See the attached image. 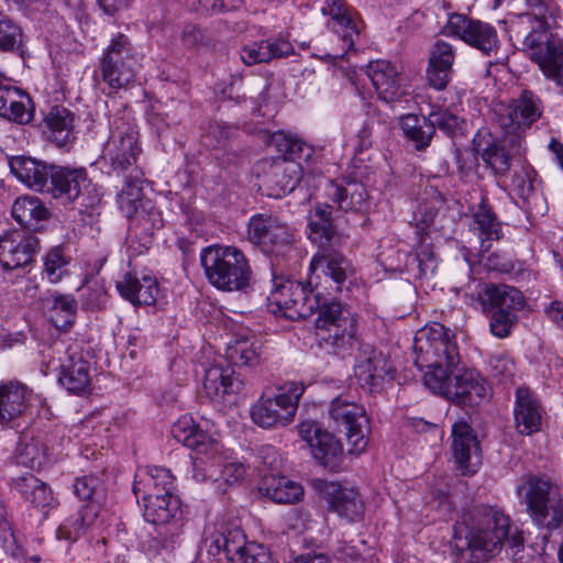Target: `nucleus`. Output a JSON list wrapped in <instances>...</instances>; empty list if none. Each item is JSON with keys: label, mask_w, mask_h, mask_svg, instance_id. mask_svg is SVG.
I'll use <instances>...</instances> for the list:
<instances>
[{"label": "nucleus", "mask_w": 563, "mask_h": 563, "mask_svg": "<svg viewBox=\"0 0 563 563\" xmlns=\"http://www.w3.org/2000/svg\"><path fill=\"white\" fill-rule=\"evenodd\" d=\"M321 12L331 16L328 26L340 36L343 43L342 53L334 54L333 57H343L354 48L355 41L361 34V23L346 7L344 0H323Z\"/></svg>", "instance_id": "obj_25"}, {"label": "nucleus", "mask_w": 563, "mask_h": 563, "mask_svg": "<svg viewBox=\"0 0 563 563\" xmlns=\"http://www.w3.org/2000/svg\"><path fill=\"white\" fill-rule=\"evenodd\" d=\"M476 298L483 313L499 310L521 311L527 305L526 296L516 287L492 282L481 286Z\"/></svg>", "instance_id": "obj_28"}, {"label": "nucleus", "mask_w": 563, "mask_h": 563, "mask_svg": "<svg viewBox=\"0 0 563 563\" xmlns=\"http://www.w3.org/2000/svg\"><path fill=\"white\" fill-rule=\"evenodd\" d=\"M481 156L486 165L499 176H505L510 170V156L507 151L497 143H490L483 150Z\"/></svg>", "instance_id": "obj_53"}, {"label": "nucleus", "mask_w": 563, "mask_h": 563, "mask_svg": "<svg viewBox=\"0 0 563 563\" xmlns=\"http://www.w3.org/2000/svg\"><path fill=\"white\" fill-rule=\"evenodd\" d=\"M428 120L433 125V131L439 129L449 136H455L462 133L465 121L454 113L449 107L434 106L428 115Z\"/></svg>", "instance_id": "obj_50"}, {"label": "nucleus", "mask_w": 563, "mask_h": 563, "mask_svg": "<svg viewBox=\"0 0 563 563\" xmlns=\"http://www.w3.org/2000/svg\"><path fill=\"white\" fill-rule=\"evenodd\" d=\"M518 311H494L485 313L489 319V329L494 336L505 339L510 335L518 322Z\"/></svg>", "instance_id": "obj_54"}, {"label": "nucleus", "mask_w": 563, "mask_h": 563, "mask_svg": "<svg viewBox=\"0 0 563 563\" xmlns=\"http://www.w3.org/2000/svg\"><path fill=\"white\" fill-rule=\"evenodd\" d=\"M124 178L125 185L118 194L117 201L120 210L130 220L126 240L132 242L137 236L136 230L142 228L144 241L141 246L147 249L154 230L163 227L162 214L151 199L143 197V172L139 167H133Z\"/></svg>", "instance_id": "obj_5"}, {"label": "nucleus", "mask_w": 563, "mask_h": 563, "mask_svg": "<svg viewBox=\"0 0 563 563\" xmlns=\"http://www.w3.org/2000/svg\"><path fill=\"white\" fill-rule=\"evenodd\" d=\"M454 58L455 54L452 45L443 41H438L433 46L429 63L452 69Z\"/></svg>", "instance_id": "obj_62"}, {"label": "nucleus", "mask_w": 563, "mask_h": 563, "mask_svg": "<svg viewBox=\"0 0 563 563\" xmlns=\"http://www.w3.org/2000/svg\"><path fill=\"white\" fill-rule=\"evenodd\" d=\"M243 386V380L234 369L221 373L220 386L216 388L217 401L222 405L221 410L238 405Z\"/></svg>", "instance_id": "obj_51"}, {"label": "nucleus", "mask_w": 563, "mask_h": 563, "mask_svg": "<svg viewBox=\"0 0 563 563\" xmlns=\"http://www.w3.org/2000/svg\"><path fill=\"white\" fill-rule=\"evenodd\" d=\"M268 51V63L273 59L287 58L295 54L292 44L284 36H275L265 40Z\"/></svg>", "instance_id": "obj_61"}, {"label": "nucleus", "mask_w": 563, "mask_h": 563, "mask_svg": "<svg viewBox=\"0 0 563 563\" xmlns=\"http://www.w3.org/2000/svg\"><path fill=\"white\" fill-rule=\"evenodd\" d=\"M0 74V117L18 124H27L33 118L31 99L18 87L4 84Z\"/></svg>", "instance_id": "obj_34"}, {"label": "nucleus", "mask_w": 563, "mask_h": 563, "mask_svg": "<svg viewBox=\"0 0 563 563\" xmlns=\"http://www.w3.org/2000/svg\"><path fill=\"white\" fill-rule=\"evenodd\" d=\"M90 186L84 169H68L54 166L51 176V189L55 198H65L67 201L81 199V206H89L84 190Z\"/></svg>", "instance_id": "obj_33"}, {"label": "nucleus", "mask_w": 563, "mask_h": 563, "mask_svg": "<svg viewBox=\"0 0 563 563\" xmlns=\"http://www.w3.org/2000/svg\"><path fill=\"white\" fill-rule=\"evenodd\" d=\"M74 493L87 504L82 506L76 517L66 519L56 530V538L67 542L76 541L88 527L95 523L104 497L102 482L95 475L76 478Z\"/></svg>", "instance_id": "obj_7"}, {"label": "nucleus", "mask_w": 563, "mask_h": 563, "mask_svg": "<svg viewBox=\"0 0 563 563\" xmlns=\"http://www.w3.org/2000/svg\"><path fill=\"white\" fill-rule=\"evenodd\" d=\"M532 35L523 41V46L530 52L543 74L563 86V40L554 35Z\"/></svg>", "instance_id": "obj_22"}, {"label": "nucleus", "mask_w": 563, "mask_h": 563, "mask_svg": "<svg viewBox=\"0 0 563 563\" xmlns=\"http://www.w3.org/2000/svg\"><path fill=\"white\" fill-rule=\"evenodd\" d=\"M68 260L64 256L62 249L49 250L44 258V273L51 283H58L66 272Z\"/></svg>", "instance_id": "obj_55"}, {"label": "nucleus", "mask_w": 563, "mask_h": 563, "mask_svg": "<svg viewBox=\"0 0 563 563\" xmlns=\"http://www.w3.org/2000/svg\"><path fill=\"white\" fill-rule=\"evenodd\" d=\"M249 239L266 253L277 252L291 244L294 234L290 228L271 214L257 213L247 224Z\"/></svg>", "instance_id": "obj_21"}, {"label": "nucleus", "mask_w": 563, "mask_h": 563, "mask_svg": "<svg viewBox=\"0 0 563 563\" xmlns=\"http://www.w3.org/2000/svg\"><path fill=\"white\" fill-rule=\"evenodd\" d=\"M11 213L13 219L23 228L40 231L51 217V211L35 196H22L13 202Z\"/></svg>", "instance_id": "obj_42"}, {"label": "nucleus", "mask_w": 563, "mask_h": 563, "mask_svg": "<svg viewBox=\"0 0 563 563\" xmlns=\"http://www.w3.org/2000/svg\"><path fill=\"white\" fill-rule=\"evenodd\" d=\"M558 15V7L550 0H526V10L516 16L518 26H529L525 40L532 35H552L550 24ZM538 38V36H536Z\"/></svg>", "instance_id": "obj_32"}, {"label": "nucleus", "mask_w": 563, "mask_h": 563, "mask_svg": "<svg viewBox=\"0 0 563 563\" xmlns=\"http://www.w3.org/2000/svg\"><path fill=\"white\" fill-rule=\"evenodd\" d=\"M516 429L521 434H532L539 431L542 421V408L528 387H519L516 390L514 408Z\"/></svg>", "instance_id": "obj_36"}, {"label": "nucleus", "mask_w": 563, "mask_h": 563, "mask_svg": "<svg viewBox=\"0 0 563 563\" xmlns=\"http://www.w3.org/2000/svg\"><path fill=\"white\" fill-rule=\"evenodd\" d=\"M49 140L62 147L70 143L74 136V115L65 107H53L45 117Z\"/></svg>", "instance_id": "obj_46"}, {"label": "nucleus", "mask_w": 563, "mask_h": 563, "mask_svg": "<svg viewBox=\"0 0 563 563\" xmlns=\"http://www.w3.org/2000/svg\"><path fill=\"white\" fill-rule=\"evenodd\" d=\"M143 503V516L146 521L153 525H166L180 510V501L174 494L166 496L143 497L140 498Z\"/></svg>", "instance_id": "obj_47"}, {"label": "nucleus", "mask_w": 563, "mask_h": 563, "mask_svg": "<svg viewBox=\"0 0 563 563\" xmlns=\"http://www.w3.org/2000/svg\"><path fill=\"white\" fill-rule=\"evenodd\" d=\"M9 165L15 177L27 187L37 191L48 187L54 166L27 156H13Z\"/></svg>", "instance_id": "obj_40"}, {"label": "nucleus", "mask_w": 563, "mask_h": 563, "mask_svg": "<svg viewBox=\"0 0 563 563\" xmlns=\"http://www.w3.org/2000/svg\"><path fill=\"white\" fill-rule=\"evenodd\" d=\"M328 288L320 282L313 283V277L307 283L280 280L268 296V308L272 313L291 321L306 319L320 307L322 290Z\"/></svg>", "instance_id": "obj_6"}, {"label": "nucleus", "mask_w": 563, "mask_h": 563, "mask_svg": "<svg viewBox=\"0 0 563 563\" xmlns=\"http://www.w3.org/2000/svg\"><path fill=\"white\" fill-rule=\"evenodd\" d=\"M329 417L334 427L345 433L352 453L360 454L366 449L369 419L362 405L339 396L330 404Z\"/></svg>", "instance_id": "obj_15"}, {"label": "nucleus", "mask_w": 563, "mask_h": 563, "mask_svg": "<svg viewBox=\"0 0 563 563\" xmlns=\"http://www.w3.org/2000/svg\"><path fill=\"white\" fill-rule=\"evenodd\" d=\"M90 365L79 354H71L60 365L58 382L73 394H82L90 387Z\"/></svg>", "instance_id": "obj_44"}, {"label": "nucleus", "mask_w": 563, "mask_h": 563, "mask_svg": "<svg viewBox=\"0 0 563 563\" xmlns=\"http://www.w3.org/2000/svg\"><path fill=\"white\" fill-rule=\"evenodd\" d=\"M110 136L104 145L103 156L118 173L131 172L141 154L139 133L130 118L115 115L110 122Z\"/></svg>", "instance_id": "obj_11"}, {"label": "nucleus", "mask_w": 563, "mask_h": 563, "mask_svg": "<svg viewBox=\"0 0 563 563\" xmlns=\"http://www.w3.org/2000/svg\"><path fill=\"white\" fill-rule=\"evenodd\" d=\"M36 395L26 385L11 380L0 385V420L8 423L25 413Z\"/></svg>", "instance_id": "obj_35"}, {"label": "nucleus", "mask_w": 563, "mask_h": 563, "mask_svg": "<svg viewBox=\"0 0 563 563\" xmlns=\"http://www.w3.org/2000/svg\"><path fill=\"white\" fill-rule=\"evenodd\" d=\"M451 75L452 69L429 63V67L427 69V79L429 85L433 88L438 90L444 89L451 79Z\"/></svg>", "instance_id": "obj_63"}, {"label": "nucleus", "mask_w": 563, "mask_h": 563, "mask_svg": "<svg viewBox=\"0 0 563 563\" xmlns=\"http://www.w3.org/2000/svg\"><path fill=\"white\" fill-rule=\"evenodd\" d=\"M172 434L177 442L191 450L194 479L206 482L211 467V435L196 426L190 417H183L175 422Z\"/></svg>", "instance_id": "obj_16"}, {"label": "nucleus", "mask_w": 563, "mask_h": 563, "mask_svg": "<svg viewBox=\"0 0 563 563\" xmlns=\"http://www.w3.org/2000/svg\"><path fill=\"white\" fill-rule=\"evenodd\" d=\"M321 494L330 508L339 516L350 521L362 517L364 504L354 487L338 482H324Z\"/></svg>", "instance_id": "obj_30"}, {"label": "nucleus", "mask_w": 563, "mask_h": 563, "mask_svg": "<svg viewBox=\"0 0 563 563\" xmlns=\"http://www.w3.org/2000/svg\"><path fill=\"white\" fill-rule=\"evenodd\" d=\"M41 305L56 329L68 331L75 322L77 301L73 295L48 291L41 298Z\"/></svg>", "instance_id": "obj_41"}, {"label": "nucleus", "mask_w": 563, "mask_h": 563, "mask_svg": "<svg viewBox=\"0 0 563 563\" xmlns=\"http://www.w3.org/2000/svg\"><path fill=\"white\" fill-rule=\"evenodd\" d=\"M401 130L405 136L415 143L417 150H424L429 146L433 135V125L428 117L421 119L416 114H407L401 119Z\"/></svg>", "instance_id": "obj_49"}, {"label": "nucleus", "mask_w": 563, "mask_h": 563, "mask_svg": "<svg viewBox=\"0 0 563 563\" xmlns=\"http://www.w3.org/2000/svg\"><path fill=\"white\" fill-rule=\"evenodd\" d=\"M504 542L516 561L523 559V531L511 526V520L500 509L482 507L476 510V523L456 526L454 547L463 555H470V563H484L501 549Z\"/></svg>", "instance_id": "obj_1"}, {"label": "nucleus", "mask_w": 563, "mask_h": 563, "mask_svg": "<svg viewBox=\"0 0 563 563\" xmlns=\"http://www.w3.org/2000/svg\"><path fill=\"white\" fill-rule=\"evenodd\" d=\"M266 48L268 46H266L265 40L246 45L240 52L241 59L247 66L268 63V51Z\"/></svg>", "instance_id": "obj_58"}, {"label": "nucleus", "mask_w": 563, "mask_h": 563, "mask_svg": "<svg viewBox=\"0 0 563 563\" xmlns=\"http://www.w3.org/2000/svg\"><path fill=\"white\" fill-rule=\"evenodd\" d=\"M495 115L505 134L520 137L540 118V100L532 92L523 91L511 102L497 104Z\"/></svg>", "instance_id": "obj_17"}, {"label": "nucleus", "mask_w": 563, "mask_h": 563, "mask_svg": "<svg viewBox=\"0 0 563 563\" xmlns=\"http://www.w3.org/2000/svg\"><path fill=\"white\" fill-rule=\"evenodd\" d=\"M437 211L427 205H421L413 212V222L419 243L416 249L415 263L417 264L419 278H428L434 275L438 268V258L433 246L428 242L429 228L432 225Z\"/></svg>", "instance_id": "obj_23"}, {"label": "nucleus", "mask_w": 563, "mask_h": 563, "mask_svg": "<svg viewBox=\"0 0 563 563\" xmlns=\"http://www.w3.org/2000/svg\"><path fill=\"white\" fill-rule=\"evenodd\" d=\"M274 140L277 143L279 151L284 152V156H286L287 159H292L296 162L297 158H301L302 152L305 150L309 151L303 142L295 137L287 136L283 133L276 134Z\"/></svg>", "instance_id": "obj_59"}, {"label": "nucleus", "mask_w": 563, "mask_h": 563, "mask_svg": "<svg viewBox=\"0 0 563 563\" xmlns=\"http://www.w3.org/2000/svg\"><path fill=\"white\" fill-rule=\"evenodd\" d=\"M38 486L42 481L31 473H26L12 479V487L26 500Z\"/></svg>", "instance_id": "obj_64"}, {"label": "nucleus", "mask_w": 563, "mask_h": 563, "mask_svg": "<svg viewBox=\"0 0 563 563\" xmlns=\"http://www.w3.org/2000/svg\"><path fill=\"white\" fill-rule=\"evenodd\" d=\"M213 545L217 549V563H233L239 556L243 563H273L271 553L258 543H245V536L233 522L221 523L213 533Z\"/></svg>", "instance_id": "obj_13"}, {"label": "nucleus", "mask_w": 563, "mask_h": 563, "mask_svg": "<svg viewBox=\"0 0 563 563\" xmlns=\"http://www.w3.org/2000/svg\"><path fill=\"white\" fill-rule=\"evenodd\" d=\"M316 319L319 345L333 352L345 350L355 340L356 321L338 301L320 303Z\"/></svg>", "instance_id": "obj_8"}, {"label": "nucleus", "mask_w": 563, "mask_h": 563, "mask_svg": "<svg viewBox=\"0 0 563 563\" xmlns=\"http://www.w3.org/2000/svg\"><path fill=\"white\" fill-rule=\"evenodd\" d=\"M217 352L223 349L224 357L235 366H256L264 355V344L255 336H239L234 341L224 342L223 338L216 339Z\"/></svg>", "instance_id": "obj_31"}, {"label": "nucleus", "mask_w": 563, "mask_h": 563, "mask_svg": "<svg viewBox=\"0 0 563 563\" xmlns=\"http://www.w3.org/2000/svg\"><path fill=\"white\" fill-rule=\"evenodd\" d=\"M299 434L311 449L313 457L323 466L339 465L343 448L331 432L322 430L317 422L307 421L299 426Z\"/></svg>", "instance_id": "obj_26"}, {"label": "nucleus", "mask_w": 563, "mask_h": 563, "mask_svg": "<svg viewBox=\"0 0 563 563\" xmlns=\"http://www.w3.org/2000/svg\"><path fill=\"white\" fill-rule=\"evenodd\" d=\"M531 521L549 534L563 526V489L545 476L529 475L517 487Z\"/></svg>", "instance_id": "obj_4"}, {"label": "nucleus", "mask_w": 563, "mask_h": 563, "mask_svg": "<svg viewBox=\"0 0 563 563\" xmlns=\"http://www.w3.org/2000/svg\"><path fill=\"white\" fill-rule=\"evenodd\" d=\"M261 187L266 195L280 198L290 194L301 178V166L298 162L279 156L271 159H263L258 166Z\"/></svg>", "instance_id": "obj_18"}, {"label": "nucleus", "mask_w": 563, "mask_h": 563, "mask_svg": "<svg viewBox=\"0 0 563 563\" xmlns=\"http://www.w3.org/2000/svg\"><path fill=\"white\" fill-rule=\"evenodd\" d=\"M133 62L134 57L129 37L124 34H118L103 53L100 59L99 74L95 76L96 79L100 76L107 85L108 96L117 93L133 80Z\"/></svg>", "instance_id": "obj_12"}, {"label": "nucleus", "mask_w": 563, "mask_h": 563, "mask_svg": "<svg viewBox=\"0 0 563 563\" xmlns=\"http://www.w3.org/2000/svg\"><path fill=\"white\" fill-rule=\"evenodd\" d=\"M367 75L379 99L393 102L401 96L399 73L390 62H371L367 66Z\"/></svg>", "instance_id": "obj_39"}, {"label": "nucleus", "mask_w": 563, "mask_h": 563, "mask_svg": "<svg viewBox=\"0 0 563 563\" xmlns=\"http://www.w3.org/2000/svg\"><path fill=\"white\" fill-rule=\"evenodd\" d=\"M470 211V231L481 241L482 250L488 251L492 247L493 241L503 239V222L484 192L479 195L478 202L472 206Z\"/></svg>", "instance_id": "obj_27"}, {"label": "nucleus", "mask_w": 563, "mask_h": 563, "mask_svg": "<svg viewBox=\"0 0 563 563\" xmlns=\"http://www.w3.org/2000/svg\"><path fill=\"white\" fill-rule=\"evenodd\" d=\"M22 43L21 27L0 9V49L14 52L22 46Z\"/></svg>", "instance_id": "obj_52"}, {"label": "nucleus", "mask_w": 563, "mask_h": 563, "mask_svg": "<svg viewBox=\"0 0 563 563\" xmlns=\"http://www.w3.org/2000/svg\"><path fill=\"white\" fill-rule=\"evenodd\" d=\"M385 129L386 126L383 125L378 117L371 115L357 133L358 147L361 150L371 147L373 144V136L379 134L382 130Z\"/></svg>", "instance_id": "obj_60"}, {"label": "nucleus", "mask_w": 563, "mask_h": 563, "mask_svg": "<svg viewBox=\"0 0 563 563\" xmlns=\"http://www.w3.org/2000/svg\"><path fill=\"white\" fill-rule=\"evenodd\" d=\"M325 192L328 198L345 212L361 211L367 200L363 184L352 179L329 180Z\"/></svg>", "instance_id": "obj_37"}, {"label": "nucleus", "mask_w": 563, "mask_h": 563, "mask_svg": "<svg viewBox=\"0 0 563 563\" xmlns=\"http://www.w3.org/2000/svg\"><path fill=\"white\" fill-rule=\"evenodd\" d=\"M36 236L23 231H8L0 235V264L7 271L24 267L33 262L38 250Z\"/></svg>", "instance_id": "obj_24"}, {"label": "nucleus", "mask_w": 563, "mask_h": 563, "mask_svg": "<svg viewBox=\"0 0 563 563\" xmlns=\"http://www.w3.org/2000/svg\"><path fill=\"white\" fill-rule=\"evenodd\" d=\"M446 30L486 56H490L498 49L497 31L489 23L455 13L450 16Z\"/></svg>", "instance_id": "obj_20"}, {"label": "nucleus", "mask_w": 563, "mask_h": 563, "mask_svg": "<svg viewBox=\"0 0 563 563\" xmlns=\"http://www.w3.org/2000/svg\"><path fill=\"white\" fill-rule=\"evenodd\" d=\"M413 354L415 364L423 372V383L428 388H430L429 376L448 378L461 361L455 335L438 322L417 331L413 339Z\"/></svg>", "instance_id": "obj_3"}, {"label": "nucleus", "mask_w": 563, "mask_h": 563, "mask_svg": "<svg viewBox=\"0 0 563 563\" xmlns=\"http://www.w3.org/2000/svg\"><path fill=\"white\" fill-rule=\"evenodd\" d=\"M355 377L360 386L368 393L382 390L385 379L393 377L390 361L369 344H361L354 365Z\"/></svg>", "instance_id": "obj_19"}, {"label": "nucleus", "mask_w": 563, "mask_h": 563, "mask_svg": "<svg viewBox=\"0 0 563 563\" xmlns=\"http://www.w3.org/2000/svg\"><path fill=\"white\" fill-rule=\"evenodd\" d=\"M117 289L124 299L139 306L153 305L158 292L156 279L144 276L140 280L132 273H125L122 279L117 282Z\"/></svg>", "instance_id": "obj_43"}, {"label": "nucleus", "mask_w": 563, "mask_h": 563, "mask_svg": "<svg viewBox=\"0 0 563 563\" xmlns=\"http://www.w3.org/2000/svg\"><path fill=\"white\" fill-rule=\"evenodd\" d=\"M251 278L252 269L238 247L213 244V287L223 291L243 290Z\"/></svg>", "instance_id": "obj_14"}, {"label": "nucleus", "mask_w": 563, "mask_h": 563, "mask_svg": "<svg viewBox=\"0 0 563 563\" xmlns=\"http://www.w3.org/2000/svg\"><path fill=\"white\" fill-rule=\"evenodd\" d=\"M452 451L455 462L463 474H473L482 462L481 446L472 427L455 422L452 427Z\"/></svg>", "instance_id": "obj_29"}, {"label": "nucleus", "mask_w": 563, "mask_h": 563, "mask_svg": "<svg viewBox=\"0 0 563 563\" xmlns=\"http://www.w3.org/2000/svg\"><path fill=\"white\" fill-rule=\"evenodd\" d=\"M175 488L174 476L164 467H152L135 475L133 493L137 500L143 497L172 495Z\"/></svg>", "instance_id": "obj_38"}, {"label": "nucleus", "mask_w": 563, "mask_h": 563, "mask_svg": "<svg viewBox=\"0 0 563 563\" xmlns=\"http://www.w3.org/2000/svg\"><path fill=\"white\" fill-rule=\"evenodd\" d=\"M245 466L240 462H228L222 466L220 477L214 479L217 483V490L221 493H225V488L222 487L223 484L232 485L239 483L244 478L245 475Z\"/></svg>", "instance_id": "obj_57"}, {"label": "nucleus", "mask_w": 563, "mask_h": 563, "mask_svg": "<svg viewBox=\"0 0 563 563\" xmlns=\"http://www.w3.org/2000/svg\"><path fill=\"white\" fill-rule=\"evenodd\" d=\"M490 374L499 383L511 382L515 375L514 361L505 355H495L489 360Z\"/></svg>", "instance_id": "obj_56"}, {"label": "nucleus", "mask_w": 563, "mask_h": 563, "mask_svg": "<svg viewBox=\"0 0 563 563\" xmlns=\"http://www.w3.org/2000/svg\"><path fill=\"white\" fill-rule=\"evenodd\" d=\"M309 239L319 246L310 262V271L316 279L321 276L334 284V291H341L342 285L353 273L351 262L339 251L347 236L339 232L332 222V206H317L309 217Z\"/></svg>", "instance_id": "obj_2"}, {"label": "nucleus", "mask_w": 563, "mask_h": 563, "mask_svg": "<svg viewBox=\"0 0 563 563\" xmlns=\"http://www.w3.org/2000/svg\"><path fill=\"white\" fill-rule=\"evenodd\" d=\"M430 388L460 406H477L489 397L487 382L474 369L457 368L450 377L429 376Z\"/></svg>", "instance_id": "obj_10"}, {"label": "nucleus", "mask_w": 563, "mask_h": 563, "mask_svg": "<svg viewBox=\"0 0 563 563\" xmlns=\"http://www.w3.org/2000/svg\"><path fill=\"white\" fill-rule=\"evenodd\" d=\"M14 460L19 465L40 470L48 461L47 448L41 438L23 433L16 445Z\"/></svg>", "instance_id": "obj_48"}, {"label": "nucleus", "mask_w": 563, "mask_h": 563, "mask_svg": "<svg viewBox=\"0 0 563 563\" xmlns=\"http://www.w3.org/2000/svg\"><path fill=\"white\" fill-rule=\"evenodd\" d=\"M258 492L277 504H292L300 500L303 495L300 484L276 474L263 476Z\"/></svg>", "instance_id": "obj_45"}, {"label": "nucleus", "mask_w": 563, "mask_h": 563, "mask_svg": "<svg viewBox=\"0 0 563 563\" xmlns=\"http://www.w3.org/2000/svg\"><path fill=\"white\" fill-rule=\"evenodd\" d=\"M303 386L290 382L277 388L274 395L264 394L251 408L253 422L262 428L285 427L294 420Z\"/></svg>", "instance_id": "obj_9"}]
</instances>
